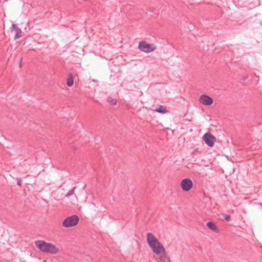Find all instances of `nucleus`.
Listing matches in <instances>:
<instances>
[{
	"label": "nucleus",
	"instance_id": "nucleus-1",
	"mask_svg": "<svg viewBox=\"0 0 262 262\" xmlns=\"http://www.w3.org/2000/svg\"><path fill=\"white\" fill-rule=\"evenodd\" d=\"M147 242L149 247L152 249V251L157 255H160L162 251H164V248L163 245L151 233H147Z\"/></svg>",
	"mask_w": 262,
	"mask_h": 262
},
{
	"label": "nucleus",
	"instance_id": "nucleus-2",
	"mask_svg": "<svg viewBox=\"0 0 262 262\" xmlns=\"http://www.w3.org/2000/svg\"><path fill=\"white\" fill-rule=\"evenodd\" d=\"M36 246L43 252L50 254H56L58 253L59 249L55 245L45 242L43 241H37L35 242Z\"/></svg>",
	"mask_w": 262,
	"mask_h": 262
},
{
	"label": "nucleus",
	"instance_id": "nucleus-3",
	"mask_svg": "<svg viewBox=\"0 0 262 262\" xmlns=\"http://www.w3.org/2000/svg\"><path fill=\"white\" fill-rule=\"evenodd\" d=\"M79 218L77 215H73L67 217L62 222V226L68 228L76 226L79 222Z\"/></svg>",
	"mask_w": 262,
	"mask_h": 262
},
{
	"label": "nucleus",
	"instance_id": "nucleus-4",
	"mask_svg": "<svg viewBox=\"0 0 262 262\" xmlns=\"http://www.w3.org/2000/svg\"><path fill=\"white\" fill-rule=\"evenodd\" d=\"M156 48L154 45L148 43L145 41H141L138 45V49L145 53H150L154 51Z\"/></svg>",
	"mask_w": 262,
	"mask_h": 262
},
{
	"label": "nucleus",
	"instance_id": "nucleus-5",
	"mask_svg": "<svg viewBox=\"0 0 262 262\" xmlns=\"http://www.w3.org/2000/svg\"><path fill=\"white\" fill-rule=\"evenodd\" d=\"M203 139L205 143L209 147H212L216 141L215 137L209 133L205 134Z\"/></svg>",
	"mask_w": 262,
	"mask_h": 262
},
{
	"label": "nucleus",
	"instance_id": "nucleus-6",
	"mask_svg": "<svg viewBox=\"0 0 262 262\" xmlns=\"http://www.w3.org/2000/svg\"><path fill=\"white\" fill-rule=\"evenodd\" d=\"M193 183L190 179H184L181 183V186L184 191H189L192 187Z\"/></svg>",
	"mask_w": 262,
	"mask_h": 262
},
{
	"label": "nucleus",
	"instance_id": "nucleus-7",
	"mask_svg": "<svg viewBox=\"0 0 262 262\" xmlns=\"http://www.w3.org/2000/svg\"><path fill=\"white\" fill-rule=\"evenodd\" d=\"M199 102L205 105H211L213 103V99L205 94L202 95L199 98Z\"/></svg>",
	"mask_w": 262,
	"mask_h": 262
},
{
	"label": "nucleus",
	"instance_id": "nucleus-8",
	"mask_svg": "<svg viewBox=\"0 0 262 262\" xmlns=\"http://www.w3.org/2000/svg\"><path fill=\"white\" fill-rule=\"evenodd\" d=\"M162 255L160 256L158 262H170L169 256L167 255L164 249V251L161 252Z\"/></svg>",
	"mask_w": 262,
	"mask_h": 262
},
{
	"label": "nucleus",
	"instance_id": "nucleus-9",
	"mask_svg": "<svg viewBox=\"0 0 262 262\" xmlns=\"http://www.w3.org/2000/svg\"><path fill=\"white\" fill-rule=\"evenodd\" d=\"M12 29L15 32V34L14 36V39H16L19 38L21 36V30L20 28H19L16 25L12 24Z\"/></svg>",
	"mask_w": 262,
	"mask_h": 262
},
{
	"label": "nucleus",
	"instance_id": "nucleus-10",
	"mask_svg": "<svg viewBox=\"0 0 262 262\" xmlns=\"http://www.w3.org/2000/svg\"><path fill=\"white\" fill-rule=\"evenodd\" d=\"M207 226L209 229L215 232H219V229L213 222H209L207 223Z\"/></svg>",
	"mask_w": 262,
	"mask_h": 262
},
{
	"label": "nucleus",
	"instance_id": "nucleus-11",
	"mask_svg": "<svg viewBox=\"0 0 262 262\" xmlns=\"http://www.w3.org/2000/svg\"><path fill=\"white\" fill-rule=\"evenodd\" d=\"M155 111L161 114H165L168 112L165 107L161 105L158 108L155 109Z\"/></svg>",
	"mask_w": 262,
	"mask_h": 262
},
{
	"label": "nucleus",
	"instance_id": "nucleus-12",
	"mask_svg": "<svg viewBox=\"0 0 262 262\" xmlns=\"http://www.w3.org/2000/svg\"><path fill=\"white\" fill-rule=\"evenodd\" d=\"M74 80L73 76L71 74L69 75V77L67 80V84L68 86L71 87L73 85Z\"/></svg>",
	"mask_w": 262,
	"mask_h": 262
},
{
	"label": "nucleus",
	"instance_id": "nucleus-13",
	"mask_svg": "<svg viewBox=\"0 0 262 262\" xmlns=\"http://www.w3.org/2000/svg\"><path fill=\"white\" fill-rule=\"evenodd\" d=\"M16 181H17V184L20 186L21 185V180L20 178H17L16 179Z\"/></svg>",
	"mask_w": 262,
	"mask_h": 262
},
{
	"label": "nucleus",
	"instance_id": "nucleus-14",
	"mask_svg": "<svg viewBox=\"0 0 262 262\" xmlns=\"http://www.w3.org/2000/svg\"><path fill=\"white\" fill-rule=\"evenodd\" d=\"M75 189V187H74L73 188V190H72V192H68L66 195V196L67 197H69V196H71V195H72V194L73 193V191Z\"/></svg>",
	"mask_w": 262,
	"mask_h": 262
},
{
	"label": "nucleus",
	"instance_id": "nucleus-15",
	"mask_svg": "<svg viewBox=\"0 0 262 262\" xmlns=\"http://www.w3.org/2000/svg\"><path fill=\"white\" fill-rule=\"evenodd\" d=\"M231 216L229 215H225V220L227 221H229L230 220Z\"/></svg>",
	"mask_w": 262,
	"mask_h": 262
},
{
	"label": "nucleus",
	"instance_id": "nucleus-16",
	"mask_svg": "<svg viewBox=\"0 0 262 262\" xmlns=\"http://www.w3.org/2000/svg\"><path fill=\"white\" fill-rule=\"evenodd\" d=\"M110 103L112 104V105H115L116 104V101L114 99H113L111 101H110Z\"/></svg>",
	"mask_w": 262,
	"mask_h": 262
},
{
	"label": "nucleus",
	"instance_id": "nucleus-17",
	"mask_svg": "<svg viewBox=\"0 0 262 262\" xmlns=\"http://www.w3.org/2000/svg\"><path fill=\"white\" fill-rule=\"evenodd\" d=\"M248 78V76L247 75H244L242 77V79L244 81L246 80Z\"/></svg>",
	"mask_w": 262,
	"mask_h": 262
},
{
	"label": "nucleus",
	"instance_id": "nucleus-18",
	"mask_svg": "<svg viewBox=\"0 0 262 262\" xmlns=\"http://www.w3.org/2000/svg\"><path fill=\"white\" fill-rule=\"evenodd\" d=\"M260 205L262 206V203H260Z\"/></svg>",
	"mask_w": 262,
	"mask_h": 262
}]
</instances>
